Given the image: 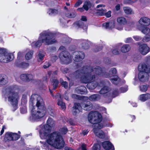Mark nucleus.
Masks as SVG:
<instances>
[{
	"mask_svg": "<svg viewBox=\"0 0 150 150\" xmlns=\"http://www.w3.org/2000/svg\"><path fill=\"white\" fill-rule=\"evenodd\" d=\"M30 107L31 109V117L33 120H37L45 115L46 108L42 98L38 94H33L30 97Z\"/></svg>",
	"mask_w": 150,
	"mask_h": 150,
	"instance_id": "obj_1",
	"label": "nucleus"
},
{
	"mask_svg": "<svg viewBox=\"0 0 150 150\" xmlns=\"http://www.w3.org/2000/svg\"><path fill=\"white\" fill-rule=\"evenodd\" d=\"M50 132L46 130L44 127L39 132L40 137L42 139H47V142L49 145L58 149L62 148L64 146V142L60 133L54 132L49 134Z\"/></svg>",
	"mask_w": 150,
	"mask_h": 150,
	"instance_id": "obj_2",
	"label": "nucleus"
},
{
	"mask_svg": "<svg viewBox=\"0 0 150 150\" xmlns=\"http://www.w3.org/2000/svg\"><path fill=\"white\" fill-rule=\"evenodd\" d=\"M88 118L90 123L94 124L93 131L96 135L100 138H104V132L100 129L104 126L102 124L98 123L102 120L101 115L97 112L91 111L88 114Z\"/></svg>",
	"mask_w": 150,
	"mask_h": 150,
	"instance_id": "obj_3",
	"label": "nucleus"
},
{
	"mask_svg": "<svg viewBox=\"0 0 150 150\" xmlns=\"http://www.w3.org/2000/svg\"><path fill=\"white\" fill-rule=\"evenodd\" d=\"M85 77L83 79V81L86 83H90L96 80L97 78L96 75L108 78L109 75H105V73L102 71L101 68L97 66H87L86 70Z\"/></svg>",
	"mask_w": 150,
	"mask_h": 150,
	"instance_id": "obj_4",
	"label": "nucleus"
},
{
	"mask_svg": "<svg viewBox=\"0 0 150 150\" xmlns=\"http://www.w3.org/2000/svg\"><path fill=\"white\" fill-rule=\"evenodd\" d=\"M15 87L11 86H7L3 88L2 92L3 94L6 95L8 101L11 105L12 110L15 111L18 108V103L19 98L18 93L15 92Z\"/></svg>",
	"mask_w": 150,
	"mask_h": 150,
	"instance_id": "obj_5",
	"label": "nucleus"
},
{
	"mask_svg": "<svg viewBox=\"0 0 150 150\" xmlns=\"http://www.w3.org/2000/svg\"><path fill=\"white\" fill-rule=\"evenodd\" d=\"M54 37V35L52 33L46 31H43L40 34L39 40L36 42H32V46L39 47L42 43L48 45L52 44L56 42Z\"/></svg>",
	"mask_w": 150,
	"mask_h": 150,
	"instance_id": "obj_6",
	"label": "nucleus"
},
{
	"mask_svg": "<svg viewBox=\"0 0 150 150\" xmlns=\"http://www.w3.org/2000/svg\"><path fill=\"white\" fill-rule=\"evenodd\" d=\"M13 55L7 52L5 49L0 48V61L7 63L12 60L14 58Z\"/></svg>",
	"mask_w": 150,
	"mask_h": 150,
	"instance_id": "obj_7",
	"label": "nucleus"
},
{
	"mask_svg": "<svg viewBox=\"0 0 150 150\" xmlns=\"http://www.w3.org/2000/svg\"><path fill=\"white\" fill-rule=\"evenodd\" d=\"M59 57L61 62L67 64L71 62V58L70 53L67 51H63L59 54Z\"/></svg>",
	"mask_w": 150,
	"mask_h": 150,
	"instance_id": "obj_8",
	"label": "nucleus"
},
{
	"mask_svg": "<svg viewBox=\"0 0 150 150\" xmlns=\"http://www.w3.org/2000/svg\"><path fill=\"white\" fill-rule=\"evenodd\" d=\"M87 68V66L84 67L82 69L77 70L73 74V76L76 79L80 78L81 81L85 83H87L83 81V78L85 77L86 70Z\"/></svg>",
	"mask_w": 150,
	"mask_h": 150,
	"instance_id": "obj_9",
	"label": "nucleus"
},
{
	"mask_svg": "<svg viewBox=\"0 0 150 150\" xmlns=\"http://www.w3.org/2000/svg\"><path fill=\"white\" fill-rule=\"evenodd\" d=\"M72 56L75 61L78 62L81 61L84 58L85 54L82 52L76 51L72 53Z\"/></svg>",
	"mask_w": 150,
	"mask_h": 150,
	"instance_id": "obj_10",
	"label": "nucleus"
},
{
	"mask_svg": "<svg viewBox=\"0 0 150 150\" xmlns=\"http://www.w3.org/2000/svg\"><path fill=\"white\" fill-rule=\"evenodd\" d=\"M47 125H45L44 127L48 132H50L51 127L54 126L55 125V122L52 118H50L47 120Z\"/></svg>",
	"mask_w": 150,
	"mask_h": 150,
	"instance_id": "obj_11",
	"label": "nucleus"
},
{
	"mask_svg": "<svg viewBox=\"0 0 150 150\" xmlns=\"http://www.w3.org/2000/svg\"><path fill=\"white\" fill-rule=\"evenodd\" d=\"M72 108V113L74 115H76L81 110V107L79 103H75Z\"/></svg>",
	"mask_w": 150,
	"mask_h": 150,
	"instance_id": "obj_12",
	"label": "nucleus"
},
{
	"mask_svg": "<svg viewBox=\"0 0 150 150\" xmlns=\"http://www.w3.org/2000/svg\"><path fill=\"white\" fill-rule=\"evenodd\" d=\"M138 77L140 81L144 82L148 80L149 75L145 72H140L138 74Z\"/></svg>",
	"mask_w": 150,
	"mask_h": 150,
	"instance_id": "obj_13",
	"label": "nucleus"
},
{
	"mask_svg": "<svg viewBox=\"0 0 150 150\" xmlns=\"http://www.w3.org/2000/svg\"><path fill=\"white\" fill-rule=\"evenodd\" d=\"M81 108H83L84 110L89 111L91 110L93 105L89 101L83 102L81 103Z\"/></svg>",
	"mask_w": 150,
	"mask_h": 150,
	"instance_id": "obj_14",
	"label": "nucleus"
},
{
	"mask_svg": "<svg viewBox=\"0 0 150 150\" xmlns=\"http://www.w3.org/2000/svg\"><path fill=\"white\" fill-rule=\"evenodd\" d=\"M139 23L142 25L147 26L150 25V19L146 17H142L139 21Z\"/></svg>",
	"mask_w": 150,
	"mask_h": 150,
	"instance_id": "obj_15",
	"label": "nucleus"
},
{
	"mask_svg": "<svg viewBox=\"0 0 150 150\" xmlns=\"http://www.w3.org/2000/svg\"><path fill=\"white\" fill-rule=\"evenodd\" d=\"M87 19L86 17L85 16H82L81 20L75 23L78 26L83 28L84 29L86 30L87 29V26L86 25L84 26V23L82 22V21H87Z\"/></svg>",
	"mask_w": 150,
	"mask_h": 150,
	"instance_id": "obj_16",
	"label": "nucleus"
},
{
	"mask_svg": "<svg viewBox=\"0 0 150 150\" xmlns=\"http://www.w3.org/2000/svg\"><path fill=\"white\" fill-rule=\"evenodd\" d=\"M138 69L140 72H145L147 74L150 72V67L147 66L145 64L139 65Z\"/></svg>",
	"mask_w": 150,
	"mask_h": 150,
	"instance_id": "obj_17",
	"label": "nucleus"
},
{
	"mask_svg": "<svg viewBox=\"0 0 150 150\" xmlns=\"http://www.w3.org/2000/svg\"><path fill=\"white\" fill-rule=\"evenodd\" d=\"M149 48L145 44L140 46L139 50L140 53L143 55L146 54L149 52Z\"/></svg>",
	"mask_w": 150,
	"mask_h": 150,
	"instance_id": "obj_18",
	"label": "nucleus"
},
{
	"mask_svg": "<svg viewBox=\"0 0 150 150\" xmlns=\"http://www.w3.org/2000/svg\"><path fill=\"white\" fill-rule=\"evenodd\" d=\"M115 26V22L113 21L105 23L103 24V27L105 29H110L114 28Z\"/></svg>",
	"mask_w": 150,
	"mask_h": 150,
	"instance_id": "obj_19",
	"label": "nucleus"
},
{
	"mask_svg": "<svg viewBox=\"0 0 150 150\" xmlns=\"http://www.w3.org/2000/svg\"><path fill=\"white\" fill-rule=\"evenodd\" d=\"M102 144L103 148L106 150H114L113 145L109 141L104 142L102 143Z\"/></svg>",
	"mask_w": 150,
	"mask_h": 150,
	"instance_id": "obj_20",
	"label": "nucleus"
},
{
	"mask_svg": "<svg viewBox=\"0 0 150 150\" xmlns=\"http://www.w3.org/2000/svg\"><path fill=\"white\" fill-rule=\"evenodd\" d=\"M83 98L86 99H89L91 101H95L99 100L100 98V96L98 94H94L90 96L89 98L87 97H83Z\"/></svg>",
	"mask_w": 150,
	"mask_h": 150,
	"instance_id": "obj_21",
	"label": "nucleus"
},
{
	"mask_svg": "<svg viewBox=\"0 0 150 150\" xmlns=\"http://www.w3.org/2000/svg\"><path fill=\"white\" fill-rule=\"evenodd\" d=\"M117 21L119 24L121 25L125 24L127 22L126 19L123 17H120L117 18Z\"/></svg>",
	"mask_w": 150,
	"mask_h": 150,
	"instance_id": "obj_22",
	"label": "nucleus"
},
{
	"mask_svg": "<svg viewBox=\"0 0 150 150\" xmlns=\"http://www.w3.org/2000/svg\"><path fill=\"white\" fill-rule=\"evenodd\" d=\"M87 87L91 89H95L98 85V83L97 82L94 81L90 83H87Z\"/></svg>",
	"mask_w": 150,
	"mask_h": 150,
	"instance_id": "obj_23",
	"label": "nucleus"
},
{
	"mask_svg": "<svg viewBox=\"0 0 150 150\" xmlns=\"http://www.w3.org/2000/svg\"><path fill=\"white\" fill-rule=\"evenodd\" d=\"M149 99H150V94L149 93L142 94L139 97V99L142 101H144Z\"/></svg>",
	"mask_w": 150,
	"mask_h": 150,
	"instance_id": "obj_24",
	"label": "nucleus"
},
{
	"mask_svg": "<svg viewBox=\"0 0 150 150\" xmlns=\"http://www.w3.org/2000/svg\"><path fill=\"white\" fill-rule=\"evenodd\" d=\"M131 47L128 44H125L121 48V50L122 52L125 53L128 52L130 49Z\"/></svg>",
	"mask_w": 150,
	"mask_h": 150,
	"instance_id": "obj_25",
	"label": "nucleus"
},
{
	"mask_svg": "<svg viewBox=\"0 0 150 150\" xmlns=\"http://www.w3.org/2000/svg\"><path fill=\"white\" fill-rule=\"evenodd\" d=\"M92 6L91 3L88 0H86L84 2L83 7L86 11H88L89 8H90Z\"/></svg>",
	"mask_w": 150,
	"mask_h": 150,
	"instance_id": "obj_26",
	"label": "nucleus"
},
{
	"mask_svg": "<svg viewBox=\"0 0 150 150\" xmlns=\"http://www.w3.org/2000/svg\"><path fill=\"white\" fill-rule=\"evenodd\" d=\"M50 81L53 86V89L54 90L57 87L59 81L57 80L53 77H52L51 78Z\"/></svg>",
	"mask_w": 150,
	"mask_h": 150,
	"instance_id": "obj_27",
	"label": "nucleus"
},
{
	"mask_svg": "<svg viewBox=\"0 0 150 150\" xmlns=\"http://www.w3.org/2000/svg\"><path fill=\"white\" fill-rule=\"evenodd\" d=\"M142 33L145 34H148L150 32V29L148 27H142L139 28Z\"/></svg>",
	"mask_w": 150,
	"mask_h": 150,
	"instance_id": "obj_28",
	"label": "nucleus"
},
{
	"mask_svg": "<svg viewBox=\"0 0 150 150\" xmlns=\"http://www.w3.org/2000/svg\"><path fill=\"white\" fill-rule=\"evenodd\" d=\"M8 82V79L6 76L0 77V84L2 85L5 84Z\"/></svg>",
	"mask_w": 150,
	"mask_h": 150,
	"instance_id": "obj_29",
	"label": "nucleus"
},
{
	"mask_svg": "<svg viewBox=\"0 0 150 150\" xmlns=\"http://www.w3.org/2000/svg\"><path fill=\"white\" fill-rule=\"evenodd\" d=\"M47 111L50 115L52 117L55 116V111L52 107L51 106H48L47 108Z\"/></svg>",
	"mask_w": 150,
	"mask_h": 150,
	"instance_id": "obj_30",
	"label": "nucleus"
},
{
	"mask_svg": "<svg viewBox=\"0 0 150 150\" xmlns=\"http://www.w3.org/2000/svg\"><path fill=\"white\" fill-rule=\"evenodd\" d=\"M76 13L74 11H67L65 13L66 16L69 18H73L75 17L76 16Z\"/></svg>",
	"mask_w": 150,
	"mask_h": 150,
	"instance_id": "obj_31",
	"label": "nucleus"
},
{
	"mask_svg": "<svg viewBox=\"0 0 150 150\" xmlns=\"http://www.w3.org/2000/svg\"><path fill=\"white\" fill-rule=\"evenodd\" d=\"M110 90V88L107 86L103 87L100 91V94H104L108 92Z\"/></svg>",
	"mask_w": 150,
	"mask_h": 150,
	"instance_id": "obj_32",
	"label": "nucleus"
},
{
	"mask_svg": "<svg viewBox=\"0 0 150 150\" xmlns=\"http://www.w3.org/2000/svg\"><path fill=\"white\" fill-rule=\"evenodd\" d=\"M81 45V47L84 49H87L89 48V45L86 42V41L84 40H82L80 42Z\"/></svg>",
	"mask_w": 150,
	"mask_h": 150,
	"instance_id": "obj_33",
	"label": "nucleus"
},
{
	"mask_svg": "<svg viewBox=\"0 0 150 150\" xmlns=\"http://www.w3.org/2000/svg\"><path fill=\"white\" fill-rule=\"evenodd\" d=\"M110 80L113 83L117 84L119 83L120 79L117 76H115L111 78Z\"/></svg>",
	"mask_w": 150,
	"mask_h": 150,
	"instance_id": "obj_34",
	"label": "nucleus"
},
{
	"mask_svg": "<svg viewBox=\"0 0 150 150\" xmlns=\"http://www.w3.org/2000/svg\"><path fill=\"white\" fill-rule=\"evenodd\" d=\"M57 104L58 106H60V108L62 110H65L66 109V106L65 104L61 100H58Z\"/></svg>",
	"mask_w": 150,
	"mask_h": 150,
	"instance_id": "obj_35",
	"label": "nucleus"
},
{
	"mask_svg": "<svg viewBox=\"0 0 150 150\" xmlns=\"http://www.w3.org/2000/svg\"><path fill=\"white\" fill-rule=\"evenodd\" d=\"M5 139L6 140L11 141L12 140V133L7 132L6 133Z\"/></svg>",
	"mask_w": 150,
	"mask_h": 150,
	"instance_id": "obj_36",
	"label": "nucleus"
},
{
	"mask_svg": "<svg viewBox=\"0 0 150 150\" xmlns=\"http://www.w3.org/2000/svg\"><path fill=\"white\" fill-rule=\"evenodd\" d=\"M33 51H30L26 54L25 55V58L27 60H29L31 59L33 54Z\"/></svg>",
	"mask_w": 150,
	"mask_h": 150,
	"instance_id": "obj_37",
	"label": "nucleus"
},
{
	"mask_svg": "<svg viewBox=\"0 0 150 150\" xmlns=\"http://www.w3.org/2000/svg\"><path fill=\"white\" fill-rule=\"evenodd\" d=\"M116 73V70L115 68H112L111 69L110 71V74H108V73H105V75H109L110 76L108 77L111 76H114L115 74Z\"/></svg>",
	"mask_w": 150,
	"mask_h": 150,
	"instance_id": "obj_38",
	"label": "nucleus"
},
{
	"mask_svg": "<svg viewBox=\"0 0 150 150\" xmlns=\"http://www.w3.org/2000/svg\"><path fill=\"white\" fill-rule=\"evenodd\" d=\"M76 91L77 90L79 91L81 93L86 92L87 90L86 88L83 86H81L79 88H76Z\"/></svg>",
	"mask_w": 150,
	"mask_h": 150,
	"instance_id": "obj_39",
	"label": "nucleus"
},
{
	"mask_svg": "<svg viewBox=\"0 0 150 150\" xmlns=\"http://www.w3.org/2000/svg\"><path fill=\"white\" fill-rule=\"evenodd\" d=\"M58 10L55 9H50L47 13L49 15H56L58 13Z\"/></svg>",
	"mask_w": 150,
	"mask_h": 150,
	"instance_id": "obj_40",
	"label": "nucleus"
},
{
	"mask_svg": "<svg viewBox=\"0 0 150 150\" xmlns=\"http://www.w3.org/2000/svg\"><path fill=\"white\" fill-rule=\"evenodd\" d=\"M98 11L97 13V14L100 16H102L104 15L105 12L107 11V10L103 8H101V9H98Z\"/></svg>",
	"mask_w": 150,
	"mask_h": 150,
	"instance_id": "obj_41",
	"label": "nucleus"
},
{
	"mask_svg": "<svg viewBox=\"0 0 150 150\" xmlns=\"http://www.w3.org/2000/svg\"><path fill=\"white\" fill-rule=\"evenodd\" d=\"M148 87L149 86L147 85H142L139 87L140 90L143 92H146L147 90Z\"/></svg>",
	"mask_w": 150,
	"mask_h": 150,
	"instance_id": "obj_42",
	"label": "nucleus"
},
{
	"mask_svg": "<svg viewBox=\"0 0 150 150\" xmlns=\"http://www.w3.org/2000/svg\"><path fill=\"white\" fill-rule=\"evenodd\" d=\"M44 57V55L43 53L41 51H40L38 57V61L40 62L41 61L43 60Z\"/></svg>",
	"mask_w": 150,
	"mask_h": 150,
	"instance_id": "obj_43",
	"label": "nucleus"
},
{
	"mask_svg": "<svg viewBox=\"0 0 150 150\" xmlns=\"http://www.w3.org/2000/svg\"><path fill=\"white\" fill-rule=\"evenodd\" d=\"M125 12L127 14H132V10L131 8L127 7H124L123 8Z\"/></svg>",
	"mask_w": 150,
	"mask_h": 150,
	"instance_id": "obj_44",
	"label": "nucleus"
},
{
	"mask_svg": "<svg viewBox=\"0 0 150 150\" xmlns=\"http://www.w3.org/2000/svg\"><path fill=\"white\" fill-rule=\"evenodd\" d=\"M29 65L28 63L25 62H21L17 66L22 68H26L28 67Z\"/></svg>",
	"mask_w": 150,
	"mask_h": 150,
	"instance_id": "obj_45",
	"label": "nucleus"
},
{
	"mask_svg": "<svg viewBox=\"0 0 150 150\" xmlns=\"http://www.w3.org/2000/svg\"><path fill=\"white\" fill-rule=\"evenodd\" d=\"M34 78V76L30 74H27L26 81H29L33 80Z\"/></svg>",
	"mask_w": 150,
	"mask_h": 150,
	"instance_id": "obj_46",
	"label": "nucleus"
},
{
	"mask_svg": "<svg viewBox=\"0 0 150 150\" xmlns=\"http://www.w3.org/2000/svg\"><path fill=\"white\" fill-rule=\"evenodd\" d=\"M12 140H16L20 138V136L16 133H12Z\"/></svg>",
	"mask_w": 150,
	"mask_h": 150,
	"instance_id": "obj_47",
	"label": "nucleus"
},
{
	"mask_svg": "<svg viewBox=\"0 0 150 150\" xmlns=\"http://www.w3.org/2000/svg\"><path fill=\"white\" fill-rule=\"evenodd\" d=\"M60 131L62 134H65L67 133L68 129L66 127H63L60 129Z\"/></svg>",
	"mask_w": 150,
	"mask_h": 150,
	"instance_id": "obj_48",
	"label": "nucleus"
},
{
	"mask_svg": "<svg viewBox=\"0 0 150 150\" xmlns=\"http://www.w3.org/2000/svg\"><path fill=\"white\" fill-rule=\"evenodd\" d=\"M150 40V35L145 36L143 39L142 41L144 42H148Z\"/></svg>",
	"mask_w": 150,
	"mask_h": 150,
	"instance_id": "obj_49",
	"label": "nucleus"
},
{
	"mask_svg": "<svg viewBox=\"0 0 150 150\" xmlns=\"http://www.w3.org/2000/svg\"><path fill=\"white\" fill-rule=\"evenodd\" d=\"M93 150H100V146L98 144H95L93 147Z\"/></svg>",
	"mask_w": 150,
	"mask_h": 150,
	"instance_id": "obj_50",
	"label": "nucleus"
},
{
	"mask_svg": "<svg viewBox=\"0 0 150 150\" xmlns=\"http://www.w3.org/2000/svg\"><path fill=\"white\" fill-rule=\"evenodd\" d=\"M119 93V92L117 91V90H115L113 91L112 96L113 97H115L118 95Z\"/></svg>",
	"mask_w": 150,
	"mask_h": 150,
	"instance_id": "obj_51",
	"label": "nucleus"
},
{
	"mask_svg": "<svg viewBox=\"0 0 150 150\" xmlns=\"http://www.w3.org/2000/svg\"><path fill=\"white\" fill-rule=\"evenodd\" d=\"M20 77L22 80L26 81L27 74H22L21 75Z\"/></svg>",
	"mask_w": 150,
	"mask_h": 150,
	"instance_id": "obj_52",
	"label": "nucleus"
},
{
	"mask_svg": "<svg viewBox=\"0 0 150 150\" xmlns=\"http://www.w3.org/2000/svg\"><path fill=\"white\" fill-rule=\"evenodd\" d=\"M20 111L21 112L22 114H24L26 112L27 110L26 107L24 106L20 108Z\"/></svg>",
	"mask_w": 150,
	"mask_h": 150,
	"instance_id": "obj_53",
	"label": "nucleus"
},
{
	"mask_svg": "<svg viewBox=\"0 0 150 150\" xmlns=\"http://www.w3.org/2000/svg\"><path fill=\"white\" fill-rule=\"evenodd\" d=\"M83 2L82 0H78L75 3L74 5V6L77 7L79 6Z\"/></svg>",
	"mask_w": 150,
	"mask_h": 150,
	"instance_id": "obj_54",
	"label": "nucleus"
},
{
	"mask_svg": "<svg viewBox=\"0 0 150 150\" xmlns=\"http://www.w3.org/2000/svg\"><path fill=\"white\" fill-rule=\"evenodd\" d=\"M50 66V64L49 62H45L43 66L44 69H46L49 67Z\"/></svg>",
	"mask_w": 150,
	"mask_h": 150,
	"instance_id": "obj_55",
	"label": "nucleus"
},
{
	"mask_svg": "<svg viewBox=\"0 0 150 150\" xmlns=\"http://www.w3.org/2000/svg\"><path fill=\"white\" fill-rule=\"evenodd\" d=\"M126 43H132L133 42V40L131 38H127L125 41Z\"/></svg>",
	"mask_w": 150,
	"mask_h": 150,
	"instance_id": "obj_56",
	"label": "nucleus"
},
{
	"mask_svg": "<svg viewBox=\"0 0 150 150\" xmlns=\"http://www.w3.org/2000/svg\"><path fill=\"white\" fill-rule=\"evenodd\" d=\"M111 11H109L107 12H105V13L104 15H105L107 18H109L111 16Z\"/></svg>",
	"mask_w": 150,
	"mask_h": 150,
	"instance_id": "obj_57",
	"label": "nucleus"
},
{
	"mask_svg": "<svg viewBox=\"0 0 150 150\" xmlns=\"http://www.w3.org/2000/svg\"><path fill=\"white\" fill-rule=\"evenodd\" d=\"M133 38L136 41H138L142 39V38L139 36H133Z\"/></svg>",
	"mask_w": 150,
	"mask_h": 150,
	"instance_id": "obj_58",
	"label": "nucleus"
},
{
	"mask_svg": "<svg viewBox=\"0 0 150 150\" xmlns=\"http://www.w3.org/2000/svg\"><path fill=\"white\" fill-rule=\"evenodd\" d=\"M62 71L64 74H67L69 72V70L67 68H65L62 69Z\"/></svg>",
	"mask_w": 150,
	"mask_h": 150,
	"instance_id": "obj_59",
	"label": "nucleus"
},
{
	"mask_svg": "<svg viewBox=\"0 0 150 150\" xmlns=\"http://www.w3.org/2000/svg\"><path fill=\"white\" fill-rule=\"evenodd\" d=\"M40 142L43 145V146L44 147H45L46 148V149H49V145L48 146V144L47 143H46L45 142H44L41 141Z\"/></svg>",
	"mask_w": 150,
	"mask_h": 150,
	"instance_id": "obj_60",
	"label": "nucleus"
},
{
	"mask_svg": "<svg viewBox=\"0 0 150 150\" xmlns=\"http://www.w3.org/2000/svg\"><path fill=\"white\" fill-rule=\"evenodd\" d=\"M127 90V88L122 87L120 88V91L121 93H124Z\"/></svg>",
	"mask_w": 150,
	"mask_h": 150,
	"instance_id": "obj_61",
	"label": "nucleus"
},
{
	"mask_svg": "<svg viewBox=\"0 0 150 150\" xmlns=\"http://www.w3.org/2000/svg\"><path fill=\"white\" fill-rule=\"evenodd\" d=\"M63 86L65 88H67L68 86V83L66 81L63 82L62 84Z\"/></svg>",
	"mask_w": 150,
	"mask_h": 150,
	"instance_id": "obj_62",
	"label": "nucleus"
},
{
	"mask_svg": "<svg viewBox=\"0 0 150 150\" xmlns=\"http://www.w3.org/2000/svg\"><path fill=\"white\" fill-rule=\"evenodd\" d=\"M72 97L73 98L76 99H80V96L76 94H73L72 96Z\"/></svg>",
	"mask_w": 150,
	"mask_h": 150,
	"instance_id": "obj_63",
	"label": "nucleus"
},
{
	"mask_svg": "<svg viewBox=\"0 0 150 150\" xmlns=\"http://www.w3.org/2000/svg\"><path fill=\"white\" fill-rule=\"evenodd\" d=\"M104 61L107 64H109L110 63V60L108 58L105 59H104Z\"/></svg>",
	"mask_w": 150,
	"mask_h": 150,
	"instance_id": "obj_64",
	"label": "nucleus"
}]
</instances>
